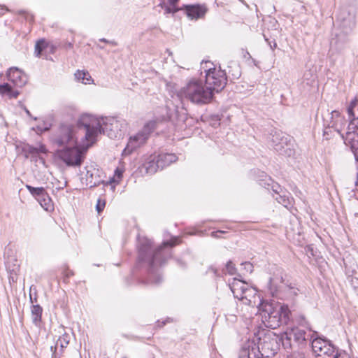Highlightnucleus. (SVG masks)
Segmentation results:
<instances>
[{
	"label": "nucleus",
	"instance_id": "6e6552de",
	"mask_svg": "<svg viewBox=\"0 0 358 358\" xmlns=\"http://www.w3.org/2000/svg\"><path fill=\"white\" fill-rule=\"evenodd\" d=\"M7 78L10 83L0 84V94L9 98H17L20 92L15 87H22L27 83V75L18 68L11 67L7 72Z\"/></svg>",
	"mask_w": 358,
	"mask_h": 358
},
{
	"label": "nucleus",
	"instance_id": "6ab92c4d",
	"mask_svg": "<svg viewBox=\"0 0 358 358\" xmlns=\"http://www.w3.org/2000/svg\"><path fill=\"white\" fill-rule=\"evenodd\" d=\"M24 151L27 155H30L32 157H38V161L43 165H45V159L40 156V154H45L47 152L46 148L44 145H38V146L27 145L24 148Z\"/></svg>",
	"mask_w": 358,
	"mask_h": 358
},
{
	"label": "nucleus",
	"instance_id": "4c0bfd02",
	"mask_svg": "<svg viewBox=\"0 0 358 358\" xmlns=\"http://www.w3.org/2000/svg\"><path fill=\"white\" fill-rule=\"evenodd\" d=\"M99 41L101 42H104V43H109V44H111L113 45H116V43L115 41H108L107 39L106 38H101L99 39Z\"/></svg>",
	"mask_w": 358,
	"mask_h": 358
},
{
	"label": "nucleus",
	"instance_id": "393cba45",
	"mask_svg": "<svg viewBox=\"0 0 358 358\" xmlns=\"http://www.w3.org/2000/svg\"><path fill=\"white\" fill-rule=\"evenodd\" d=\"M38 201L41 204V207L45 210L51 211L53 210L52 200L47 193H45L41 198L38 199Z\"/></svg>",
	"mask_w": 358,
	"mask_h": 358
},
{
	"label": "nucleus",
	"instance_id": "c756f323",
	"mask_svg": "<svg viewBox=\"0 0 358 358\" xmlns=\"http://www.w3.org/2000/svg\"><path fill=\"white\" fill-rule=\"evenodd\" d=\"M46 42L45 40L38 41L35 45V54L36 57H39L41 52L45 48Z\"/></svg>",
	"mask_w": 358,
	"mask_h": 358
},
{
	"label": "nucleus",
	"instance_id": "b1692460",
	"mask_svg": "<svg viewBox=\"0 0 358 358\" xmlns=\"http://www.w3.org/2000/svg\"><path fill=\"white\" fill-rule=\"evenodd\" d=\"M43 309L39 305H33L31 306V319L33 323L38 327L41 321Z\"/></svg>",
	"mask_w": 358,
	"mask_h": 358
},
{
	"label": "nucleus",
	"instance_id": "4468645a",
	"mask_svg": "<svg viewBox=\"0 0 358 358\" xmlns=\"http://www.w3.org/2000/svg\"><path fill=\"white\" fill-rule=\"evenodd\" d=\"M59 158L68 166H78L83 161V153L78 148V144L75 145L66 146L58 152Z\"/></svg>",
	"mask_w": 358,
	"mask_h": 358
},
{
	"label": "nucleus",
	"instance_id": "f03ea898",
	"mask_svg": "<svg viewBox=\"0 0 358 358\" xmlns=\"http://www.w3.org/2000/svg\"><path fill=\"white\" fill-rule=\"evenodd\" d=\"M178 243V238H175L170 241L164 242L155 250H152V241L146 238L140 240L138 248V260L149 264L150 283L157 285L162 282V277L158 273V268L162 266L170 255L169 247Z\"/></svg>",
	"mask_w": 358,
	"mask_h": 358
},
{
	"label": "nucleus",
	"instance_id": "0eeeda50",
	"mask_svg": "<svg viewBox=\"0 0 358 358\" xmlns=\"http://www.w3.org/2000/svg\"><path fill=\"white\" fill-rule=\"evenodd\" d=\"M230 289L235 298L241 301L243 303L250 306H259L260 303L263 302L255 289L250 287L245 282L237 278H234L229 283Z\"/></svg>",
	"mask_w": 358,
	"mask_h": 358
},
{
	"label": "nucleus",
	"instance_id": "e433bc0d",
	"mask_svg": "<svg viewBox=\"0 0 358 358\" xmlns=\"http://www.w3.org/2000/svg\"><path fill=\"white\" fill-rule=\"evenodd\" d=\"M122 176V171H121L120 169H116L115 171V176H114L113 180L114 181L119 180L121 179Z\"/></svg>",
	"mask_w": 358,
	"mask_h": 358
},
{
	"label": "nucleus",
	"instance_id": "20e7f679",
	"mask_svg": "<svg viewBox=\"0 0 358 358\" xmlns=\"http://www.w3.org/2000/svg\"><path fill=\"white\" fill-rule=\"evenodd\" d=\"M178 96L194 103L206 104L211 101L213 92L201 80L192 79L180 90Z\"/></svg>",
	"mask_w": 358,
	"mask_h": 358
},
{
	"label": "nucleus",
	"instance_id": "39448f33",
	"mask_svg": "<svg viewBox=\"0 0 358 358\" xmlns=\"http://www.w3.org/2000/svg\"><path fill=\"white\" fill-rule=\"evenodd\" d=\"M83 125L80 124V119L77 124L69 122L62 123L52 135L54 143L58 146H69L77 145V134L81 133L85 137L83 130Z\"/></svg>",
	"mask_w": 358,
	"mask_h": 358
},
{
	"label": "nucleus",
	"instance_id": "de8ad7c7",
	"mask_svg": "<svg viewBox=\"0 0 358 358\" xmlns=\"http://www.w3.org/2000/svg\"><path fill=\"white\" fill-rule=\"evenodd\" d=\"M338 358H340V357H338Z\"/></svg>",
	"mask_w": 358,
	"mask_h": 358
},
{
	"label": "nucleus",
	"instance_id": "58836bf2",
	"mask_svg": "<svg viewBox=\"0 0 358 358\" xmlns=\"http://www.w3.org/2000/svg\"><path fill=\"white\" fill-rule=\"evenodd\" d=\"M222 233H224V231H218L213 232V233H212V235H213L214 237L217 238V237H219L218 234H222Z\"/></svg>",
	"mask_w": 358,
	"mask_h": 358
},
{
	"label": "nucleus",
	"instance_id": "2eb2a0df",
	"mask_svg": "<svg viewBox=\"0 0 358 358\" xmlns=\"http://www.w3.org/2000/svg\"><path fill=\"white\" fill-rule=\"evenodd\" d=\"M344 143L353 153L355 158L358 157V120L350 119L347 131L341 134Z\"/></svg>",
	"mask_w": 358,
	"mask_h": 358
},
{
	"label": "nucleus",
	"instance_id": "79ce46f5",
	"mask_svg": "<svg viewBox=\"0 0 358 358\" xmlns=\"http://www.w3.org/2000/svg\"><path fill=\"white\" fill-rule=\"evenodd\" d=\"M276 45H277L276 43H275L274 45L271 46V48L272 49L275 48L276 47Z\"/></svg>",
	"mask_w": 358,
	"mask_h": 358
},
{
	"label": "nucleus",
	"instance_id": "c9c22d12",
	"mask_svg": "<svg viewBox=\"0 0 358 358\" xmlns=\"http://www.w3.org/2000/svg\"><path fill=\"white\" fill-rule=\"evenodd\" d=\"M242 266L247 273H251L252 272L253 265L250 262H245L242 264Z\"/></svg>",
	"mask_w": 358,
	"mask_h": 358
},
{
	"label": "nucleus",
	"instance_id": "9d476101",
	"mask_svg": "<svg viewBox=\"0 0 358 358\" xmlns=\"http://www.w3.org/2000/svg\"><path fill=\"white\" fill-rule=\"evenodd\" d=\"M292 141L290 136L276 131L271 134V146L280 155L289 157L294 153Z\"/></svg>",
	"mask_w": 358,
	"mask_h": 358
},
{
	"label": "nucleus",
	"instance_id": "a878e982",
	"mask_svg": "<svg viewBox=\"0 0 358 358\" xmlns=\"http://www.w3.org/2000/svg\"><path fill=\"white\" fill-rule=\"evenodd\" d=\"M349 118L352 120H358V101H352L350 106L348 108Z\"/></svg>",
	"mask_w": 358,
	"mask_h": 358
},
{
	"label": "nucleus",
	"instance_id": "5701e85b",
	"mask_svg": "<svg viewBox=\"0 0 358 358\" xmlns=\"http://www.w3.org/2000/svg\"><path fill=\"white\" fill-rule=\"evenodd\" d=\"M144 167L146 173L148 174H153L156 173L158 169H160L156 156H151L148 161L144 164Z\"/></svg>",
	"mask_w": 358,
	"mask_h": 358
},
{
	"label": "nucleus",
	"instance_id": "ea45409f",
	"mask_svg": "<svg viewBox=\"0 0 358 358\" xmlns=\"http://www.w3.org/2000/svg\"><path fill=\"white\" fill-rule=\"evenodd\" d=\"M73 274V272L69 271V272H68V273L66 274V276H67V277H69L70 275H72Z\"/></svg>",
	"mask_w": 358,
	"mask_h": 358
},
{
	"label": "nucleus",
	"instance_id": "72a5a7b5",
	"mask_svg": "<svg viewBox=\"0 0 358 358\" xmlns=\"http://www.w3.org/2000/svg\"><path fill=\"white\" fill-rule=\"evenodd\" d=\"M105 205H106L105 200H102L101 199H98L97 203L96 206V208L99 213H100L103 210Z\"/></svg>",
	"mask_w": 358,
	"mask_h": 358
},
{
	"label": "nucleus",
	"instance_id": "9b49d317",
	"mask_svg": "<svg viewBox=\"0 0 358 358\" xmlns=\"http://www.w3.org/2000/svg\"><path fill=\"white\" fill-rule=\"evenodd\" d=\"M312 349L315 358H338V349L329 341L316 338L312 341Z\"/></svg>",
	"mask_w": 358,
	"mask_h": 358
},
{
	"label": "nucleus",
	"instance_id": "37998d69",
	"mask_svg": "<svg viewBox=\"0 0 358 358\" xmlns=\"http://www.w3.org/2000/svg\"><path fill=\"white\" fill-rule=\"evenodd\" d=\"M30 301H31V303H34V301H33V299H32L31 296H30Z\"/></svg>",
	"mask_w": 358,
	"mask_h": 358
},
{
	"label": "nucleus",
	"instance_id": "2f4dec72",
	"mask_svg": "<svg viewBox=\"0 0 358 358\" xmlns=\"http://www.w3.org/2000/svg\"><path fill=\"white\" fill-rule=\"evenodd\" d=\"M178 0H168L169 3V6L166 7L165 12L167 13H174L178 9L176 8V4L177 3Z\"/></svg>",
	"mask_w": 358,
	"mask_h": 358
},
{
	"label": "nucleus",
	"instance_id": "49530a36",
	"mask_svg": "<svg viewBox=\"0 0 358 358\" xmlns=\"http://www.w3.org/2000/svg\"><path fill=\"white\" fill-rule=\"evenodd\" d=\"M123 358H127V357H123Z\"/></svg>",
	"mask_w": 358,
	"mask_h": 358
},
{
	"label": "nucleus",
	"instance_id": "412c9836",
	"mask_svg": "<svg viewBox=\"0 0 358 358\" xmlns=\"http://www.w3.org/2000/svg\"><path fill=\"white\" fill-rule=\"evenodd\" d=\"M260 353L259 348L255 347L253 343H248L243 347L239 358H258Z\"/></svg>",
	"mask_w": 358,
	"mask_h": 358
},
{
	"label": "nucleus",
	"instance_id": "473e14b6",
	"mask_svg": "<svg viewBox=\"0 0 358 358\" xmlns=\"http://www.w3.org/2000/svg\"><path fill=\"white\" fill-rule=\"evenodd\" d=\"M226 271L229 275H234L236 273V268L232 262L229 261L226 264Z\"/></svg>",
	"mask_w": 358,
	"mask_h": 358
},
{
	"label": "nucleus",
	"instance_id": "a211bd4d",
	"mask_svg": "<svg viewBox=\"0 0 358 358\" xmlns=\"http://www.w3.org/2000/svg\"><path fill=\"white\" fill-rule=\"evenodd\" d=\"M273 191L277 194L275 197V200L281 203L286 208L289 209L293 206V199L289 196V194L285 192L280 187H278L277 188H274L273 187Z\"/></svg>",
	"mask_w": 358,
	"mask_h": 358
},
{
	"label": "nucleus",
	"instance_id": "c85d7f7f",
	"mask_svg": "<svg viewBox=\"0 0 358 358\" xmlns=\"http://www.w3.org/2000/svg\"><path fill=\"white\" fill-rule=\"evenodd\" d=\"M70 341L69 334L64 333L59 336L57 341V345H59L61 348H66Z\"/></svg>",
	"mask_w": 358,
	"mask_h": 358
},
{
	"label": "nucleus",
	"instance_id": "f3484780",
	"mask_svg": "<svg viewBox=\"0 0 358 358\" xmlns=\"http://www.w3.org/2000/svg\"><path fill=\"white\" fill-rule=\"evenodd\" d=\"M327 122V125H329L330 127H333L334 131L336 132L337 134L341 136V131L345 127L346 121L343 116H342L339 111L334 110L329 114V119L324 120Z\"/></svg>",
	"mask_w": 358,
	"mask_h": 358
},
{
	"label": "nucleus",
	"instance_id": "c03bdc74",
	"mask_svg": "<svg viewBox=\"0 0 358 358\" xmlns=\"http://www.w3.org/2000/svg\"><path fill=\"white\" fill-rule=\"evenodd\" d=\"M52 358H56V355L55 353L54 352L53 355H52Z\"/></svg>",
	"mask_w": 358,
	"mask_h": 358
},
{
	"label": "nucleus",
	"instance_id": "f257e3e1",
	"mask_svg": "<svg viewBox=\"0 0 358 358\" xmlns=\"http://www.w3.org/2000/svg\"><path fill=\"white\" fill-rule=\"evenodd\" d=\"M80 124L85 133V141L81 145L82 148L87 150L95 141L98 133L103 131L110 138H121L127 129L125 120L116 117H106L102 119V122L95 117L90 115H83L80 117Z\"/></svg>",
	"mask_w": 358,
	"mask_h": 358
},
{
	"label": "nucleus",
	"instance_id": "423d86ee",
	"mask_svg": "<svg viewBox=\"0 0 358 358\" xmlns=\"http://www.w3.org/2000/svg\"><path fill=\"white\" fill-rule=\"evenodd\" d=\"M268 289L272 296L280 299H293L299 292L295 287L285 283L281 268H276L273 275L270 278Z\"/></svg>",
	"mask_w": 358,
	"mask_h": 358
},
{
	"label": "nucleus",
	"instance_id": "ddd939ff",
	"mask_svg": "<svg viewBox=\"0 0 358 358\" xmlns=\"http://www.w3.org/2000/svg\"><path fill=\"white\" fill-rule=\"evenodd\" d=\"M281 341L285 349H292L295 345L303 344L306 341V333L298 327L287 329L281 335Z\"/></svg>",
	"mask_w": 358,
	"mask_h": 358
},
{
	"label": "nucleus",
	"instance_id": "1a4fd4ad",
	"mask_svg": "<svg viewBox=\"0 0 358 358\" xmlns=\"http://www.w3.org/2000/svg\"><path fill=\"white\" fill-rule=\"evenodd\" d=\"M159 122L150 120L135 135L130 136L122 155H130L133 151L143 145L148 141L150 134L157 128Z\"/></svg>",
	"mask_w": 358,
	"mask_h": 358
},
{
	"label": "nucleus",
	"instance_id": "4be33fe9",
	"mask_svg": "<svg viewBox=\"0 0 358 358\" xmlns=\"http://www.w3.org/2000/svg\"><path fill=\"white\" fill-rule=\"evenodd\" d=\"M158 163L159 164L160 169H163L164 167L169 166L172 163L176 162L178 157L174 154L162 153L156 156Z\"/></svg>",
	"mask_w": 358,
	"mask_h": 358
},
{
	"label": "nucleus",
	"instance_id": "a18cd8bd",
	"mask_svg": "<svg viewBox=\"0 0 358 358\" xmlns=\"http://www.w3.org/2000/svg\"><path fill=\"white\" fill-rule=\"evenodd\" d=\"M356 185L357 186L356 190H357V192H358V184L357 182H356Z\"/></svg>",
	"mask_w": 358,
	"mask_h": 358
},
{
	"label": "nucleus",
	"instance_id": "7ed1b4c3",
	"mask_svg": "<svg viewBox=\"0 0 358 358\" xmlns=\"http://www.w3.org/2000/svg\"><path fill=\"white\" fill-rule=\"evenodd\" d=\"M262 321L266 327L276 329L286 324L289 320V310L287 306L274 301H263L257 308Z\"/></svg>",
	"mask_w": 358,
	"mask_h": 358
},
{
	"label": "nucleus",
	"instance_id": "7c9ffc66",
	"mask_svg": "<svg viewBox=\"0 0 358 358\" xmlns=\"http://www.w3.org/2000/svg\"><path fill=\"white\" fill-rule=\"evenodd\" d=\"M334 134H336V132L334 131L333 127H330L329 125H327V122H325L323 132V135L325 137V138L329 139L331 136H334Z\"/></svg>",
	"mask_w": 358,
	"mask_h": 358
},
{
	"label": "nucleus",
	"instance_id": "bb28decb",
	"mask_svg": "<svg viewBox=\"0 0 358 358\" xmlns=\"http://www.w3.org/2000/svg\"><path fill=\"white\" fill-rule=\"evenodd\" d=\"M26 187L34 196L36 197L37 200L38 199L41 198L46 193L45 189L42 187H34L31 185H27Z\"/></svg>",
	"mask_w": 358,
	"mask_h": 358
},
{
	"label": "nucleus",
	"instance_id": "aec40b11",
	"mask_svg": "<svg viewBox=\"0 0 358 358\" xmlns=\"http://www.w3.org/2000/svg\"><path fill=\"white\" fill-rule=\"evenodd\" d=\"M185 10L187 16L192 20L202 17L206 12V8L200 5H187Z\"/></svg>",
	"mask_w": 358,
	"mask_h": 358
},
{
	"label": "nucleus",
	"instance_id": "cd10ccee",
	"mask_svg": "<svg viewBox=\"0 0 358 358\" xmlns=\"http://www.w3.org/2000/svg\"><path fill=\"white\" fill-rule=\"evenodd\" d=\"M75 78L78 80H81L84 83H89V82L92 80V78L88 72L78 71L75 73Z\"/></svg>",
	"mask_w": 358,
	"mask_h": 358
},
{
	"label": "nucleus",
	"instance_id": "f704fd0d",
	"mask_svg": "<svg viewBox=\"0 0 358 358\" xmlns=\"http://www.w3.org/2000/svg\"><path fill=\"white\" fill-rule=\"evenodd\" d=\"M213 64L210 62L206 61L201 63V69L206 73V70H213Z\"/></svg>",
	"mask_w": 358,
	"mask_h": 358
},
{
	"label": "nucleus",
	"instance_id": "dca6fc26",
	"mask_svg": "<svg viewBox=\"0 0 358 358\" xmlns=\"http://www.w3.org/2000/svg\"><path fill=\"white\" fill-rule=\"evenodd\" d=\"M80 179L83 184L90 188L99 185L101 182L98 178V170L92 166H87L85 168V171L81 172Z\"/></svg>",
	"mask_w": 358,
	"mask_h": 358
},
{
	"label": "nucleus",
	"instance_id": "f8f14e48",
	"mask_svg": "<svg viewBox=\"0 0 358 358\" xmlns=\"http://www.w3.org/2000/svg\"><path fill=\"white\" fill-rule=\"evenodd\" d=\"M206 85L213 93L220 92L227 84V76L220 68L214 67L213 70H206Z\"/></svg>",
	"mask_w": 358,
	"mask_h": 358
},
{
	"label": "nucleus",
	"instance_id": "a19ab883",
	"mask_svg": "<svg viewBox=\"0 0 358 358\" xmlns=\"http://www.w3.org/2000/svg\"><path fill=\"white\" fill-rule=\"evenodd\" d=\"M276 45H277L276 43H275L274 45L271 46V48L272 49L275 48L276 47Z\"/></svg>",
	"mask_w": 358,
	"mask_h": 358
}]
</instances>
